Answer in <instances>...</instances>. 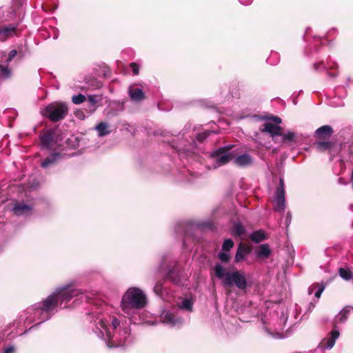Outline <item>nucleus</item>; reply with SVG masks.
<instances>
[{"instance_id":"5","label":"nucleus","mask_w":353,"mask_h":353,"mask_svg":"<svg viewBox=\"0 0 353 353\" xmlns=\"http://www.w3.org/2000/svg\"><path fill=\"white\" fill-rule=\"evenodd\" d=\"M110 348L126 345L132 342L131 332H97Z\"/></svg>"},{"instance_id":"2","label":"nucleus","mask_w":353,"mask_h":353,"mask_svg":"<svg viewBox=\"0 0 353 353\" xmlns=\"http://www.w3.org/2000/svg\"><path fill=\"white\" fill-rule=\"evenodd\" d=\"M213 270L216 277L222 279L223 286L228 288L236 286L241 290L246 289L248 282L245 272L239 270L226 272V270L219 263L216 264Z\"/></svg>"},{"instance_id":"11","label":"nucleus","mask_w":353,"mask_h":353,"mask_svg":"<svg viewBox=\"0 0 353 353\" xmlns=\"http://www.w3.org/2000/svg\"><path fill=\"white\" fill-rule=\"evenodd\" d=\"M102 97L100 95H89L88 97L86 108L85 111L87 114L90 115L93 114L99 107V103H101Z\"/></svg>"},{"instance_id":"7","label":"nucleus","mask_w":353,"mask_h":353,"mask_svg":"<svg viewBox=\"0 0 353 353\" xmlns=\"http://www.w3.org/2000/svg\"><path fill=\"white\" fill-rule=\"evenodd\" d=\"M268 120L272 121L274 123L270 122H265L260 128L262 132H268L271 137L282 135V128L278 125L282 121L281 119L277 116H272L267 118Z\"/></svg>"},{"instance_id":"18","label":"nucleus","mask_w":353,"mask_h":353,"mask_svg":"<svg viewBox=\"0 0 353 353\" xmlns=\"http://www.w3.org/2000/svg\"><path fill=\"white\" fill-rule=\"evenodd\" d=\"M253 163L252 157L248 154H243L238 156L234 159V163L239 167H246L251 165Z\"/></svg>"},{"instance_id":"47","label":"nucleus","mask_w":353,"mask_h":353,"mask_svg":"<svg viewBox=\"0 0 353 353\" xmlns=\"http://www.w3.org/2000/svg\"><path fill=\"white\" fill-rule=\"evenodd\" d=\"M41 324V322L40 323H36L34 325L32 326L31 327H30L29 330L28 331H30L32 328H34L36 327H37L38 325H39Z\"/></svg>"},{"instance_id":"17","label":"nucleus","mask_w":353,"mask_h":353,"mask_svg":"<svg viewBox=\"0 0 353 353\" xmlns=\"http://www.w3.org/2000/svg\"><path fill=\"white\" fill-rule=\"evenodd\" d=\"M17 34V28L14 26H6L0 29V41H5L8 38Z\"/></svg>"},{"instance_id":"45","label":"nucleus","mask_w":353,"mask_h":353,"mask_svg":"<svg viewBox=\"0 0 353 353\" xmlns=\"http://www.w3.org/2000/svg\"><path fill=\"white\" fill-rule=\"evenodd\" d=\"M323 65V61H320V62H318V63H314L313 64V68L314 70H318L319 69V68L321 66H322Z\"/></svg>"},{"instance_id":"14","label":"nucleus","mask_w":353,"mask_h":353,"mask_svg":"<svg viewBox=\"0 0 353 353\" xmlns=\"http://www.w3.org/2000/svg\"><path fill=\"white\" fill-rule=\"evenodd\" d=\"M340 332H331V334L323 339L319 344V348L321 350L331 349L335 344L336 340L339 338Z\"/></svg>"},{"instance_id":"1","label":"nucleus","mask_w":353,"mask_h":353,"mask_svg":"<svg viewBox=\"0 0 353 353\" xmlns=\"http://www.w3.org/2000/svg\"><path fill=\"white\" fill-rule=\"evenodd\" d=\"M80 293L79 290L71 286L63 287L39 303L35 308V312L41 313L43 316L42 319H48L52 316V311L59 305L64 301L68 302L72 298L78 296Z\"/></svg>"},{"instance_id":"30","label":"nucleus","mask_w":353,"mask_h":353,"mask_svg":"<svg viewBox=\"0 0 353 353\" xmlns=\"http://www.w3.org/2000/svg\"><path fill=\"white\" fill-rule=\"evenodd\" d=\"M230 94L232 98L239 99L241 97L240 88L238 84H233L231 86Z\"/></svg>"},{"instance_id":"24","label":"nucleus","mask_w":353,"mask_h":353,"mask_svg":"<svg viewBox=\"0 0 353 353\" xmlns=\"http://www.w3.org/2000/svg\"><path fill=\"white\" fill-rule=\"evenodd\" d=\"M59 157V153H54L46 158L41 163L43 168H47L48 166L55 164Z\"/></svg>"},{"instance_id":"15","label":"nucleus","mask_w":353,"mask_h":353,"mask_svg":"<svg viewBox=\"0 0 353 353\" xmlns=\"http://www.w3.org/2000/svg\"><path fill=\"white\" fill-rule=\"evenodd\" d=\"M350 311L351 307L346 306L338 314L334 319V327L332 331H339L338 330L340 328L339 324L343 323L347 319Z\"/></svg>"},{"instance_id":"36","label":"nucleus","mask_w":353,"mask_h":353,"mask_svg":"<svg viewBox=\"0 0 353 353\" xmlns=\"http://www.w3.org/2000/svg\"><path fill=\"white\" fill-rule=\"evenodd\" d=\"M181 307L188 311L192 310V302L190 299H185L181 303Z\"/></svg>"},{"instance_id":"48","label":"nucleus","mask_w":353,"mask_h":353,"mask_svg":"<svg viewBox=\"0 0 353 353\" xmlns=\"http://www.w3.org/2000/svg\"><path fill=\"white\" fill-rule=\"evenodd\" d=\"M71 141V139H68L67 140V143H68V145H70V143H69L68 142H69V141Z\"/></svg>"},{"instance_id":"43","label":"nucleus","mask_w":353,"mask_h":353,"mask_svg":"<svg viewBox=\"0 0 353 353\" xmlns=\"http://www.w3.org/2000/svg\"><path fill=\"white\" fill-rule=\"evenodd\" d=\"M324 285H322L321 288H319L318 289V290L315 292L314 294V296L316 297V298H320L323 291L324 290Z\"/></svg>"},{"instance_id":"22","label":"nucleus","mask_w":353,"mask_h":353,"mask_svg":"<svg viewBox=\"0 0 353 353\" xmlns=\"http://www.w3.org/2000/svg\"><path fill=\"white\" fill-rule=\"evenodd\" d=\"M98 135L101 137H105L110 133V125L105 122H100L95 126Z\"/></svg>"},{"instance_id":"31","label":"nucleus","mask_w":353,"mask_h":353,"mask_svg":"<svg viewBox=\"0 0 353 353\" xmlns=\"http://www.w3.org/2000/svg\"><path fill=\"white\" fill-rule=\"evenodd\" d=\"M86 101V97L85 95L82 94H79L77 95H73L72 97V101L74 104H81Z\"/></svg>"},{"instance_id":"34","label":"nucleus","mask_w":353,"mask_h":353,"mask_svg":"<svg viewBox=\"0 0 353 353\" xmlns=\"http://www.w3.org/2000/svg\"><path fill=\"white\" fill-rule=\"evenodd\" d=\"M163 282L161 281H158L154 288H153V290L154 292V293L159 296H161L163 294Z\"/></svg>"},{"instance_id":"26","label":"nucleus","mask_w":353,"mask_h":353,"mask_svg":"<svg viewBox=\"0 0 353 353\" xmlns=\"http://www.w3.org/2000/svg\"><path fill=\"white\" fill-rule=\"evenodd\" d=\"M12 70L7 65L0 64V79L6 80L11 77Z\"/></svg>"},{"instance_id":"37","label":"nucleus","mask_w":353,"mask_h":353,"mask_svg":"<svg viewBox=\"0 0 353 353\" xmlns=\"http://www.w3.org/2000/svg\"><path fill=\"white\" fill-rule=\"evenodd\" d=\"M218 258L222 263H227L230 261L231 257H230V254H228L225 252H221L219 253Z\"/></svg>"},{"instance_id":"8","label":"nucleus","mask_w":353,"mask_h":353,"mask_svg":"<svg viewBox=\"0 0 353 353\" xmlns=\"http://www.w3.org/2000/svg\"><path fill=\"white\" fill-rule=\"evenodd\" d=\"M284 180L279 179V184L276 189V196L274 199V210L277 212H283L285 208V198L284 189Z\"/></svg>"},{"instance_id":"40","label":"nucleus","mask_w":353,"mask_h":353,"mask_svg":"<svg viewBox=\"0 0 353 353\" xmlns=\"http://www.w3.org/2000/svg\"><path fill=\"white\" fill-rule=\"evenodd\" d=\"M211 134L210 131H205L201 133L198 134L197 140L199 142H203L207 137H208Z\"/></svg>"},{"instance_id":"20","label":"nucleus","mask_w":353,"mask_h":353,"mask_svg":"<svg viewBox=\"0 0 353 353\" xmlns=\"http://www.w3.org/2000/svg\"><path fill=\"white\" fill-rule=\"evenodd\" d=\"M129 94L131 99L134 101H141L145 99V96L143 90L140 88H129Z\"/></svg>"},{"instance_id":"28","label":"nucleus","mask_w":353,"mask_h":353,"mask_svg":"<svg viewBox=\"0 0 353 353\" xmlns=\"http://www.w3.org/2000/svg\"><path fill=\"white\" fill-rule=\"evenodd\" d=\"M245 229L240 223H235L233 225L232 233L234 236H240L245 234Z\"/></svg>"},{"instance_id":"27","label":"nucleus","mask_w":353,"mask_h":353,"mask_svg":"<svg viewBox=\"0 0 353 353\" xmlns=\"http://www.w3.org/2000/svg\"><path fill=\"white\" fill-rule=\"evenodd\" d=\"M339 274L345 281H350L353 278V273L348 268H340L339 269Z\"/></svg>"},{"instance_id":"44","label":"nucleus","mask_w":353,"mask_h":353,"mask_svg":"<svg viewBox=\"0 0 353 353\" xmlns=\"http://www.w3.org/2000/svg\"><path fill=\"white\" fill-rule=\"evenodd\" d=\"M15 348L14 346H9L5 349L3 353H14Z\"/></svg>"},{"instance_id":"16","label":"nucleus","mask_w":353,"mask_h":353,"mask_svg":"<svg viewBox=\"0 0 353 353\" xmlns=\"http://www.w3.org/2000/svg\"><path fill=\"white\" fill-rule=\"evenodd\" d=\"M251 252V249L243 243H240L235 255V262L239 263L243 260Z\"/></svg>"},{"instance_id":"33","label":"nucleus","mask_w":353,"mask_h":353,"mask_svg":"<svg viewBox=\"0 0 353 353\" xmlns=\"http://www.w3.org/2000/svg\"><path fill=\"white\" fill-rule=\"evenodd\" d=\"M234 246V242L232 239H228L223 241L222 250L224 252L229 251Z\"/></svg>"},{"instance_id":"39","label":"nucleus","mask_w":353,"mask_h":353,"mask_svg":"<svg viewBox=\"0 0 353 353\" xmlns=\"http://www.w3.org/2000/svg\"><path fill=\"white\" fill-rule=\"evenodd\" d=\"M17 51L16 50H12L9 52L7 58L6 59V63L8 65L11 61L17 56Z\"/></svg>"},{"instance_id":"19","label":"nucleus","mask_w":353,"mask_h":353,"mask_svg":"<svg viewBox=\"0 0 353 353\" xmlns=\"http://www.w3.org/2000/svg\"><path fill=\"white\" fill-rule=\"evenodd\" d=\"M256 254L258 258L268 259L272 254V250L268 244H262L256 250Z\"/></svg>"},{"instance_id":"35","label":"nucleus","mask_w":353,"mask_h":353,"mask_svg":"<svg viewBox=\"0 0 353 353\" xmlns=\"http://www.w3.org/2000/svg\"><path fill=\"white\" fill-rule=\"evenodd\" d=\"M282 135V141L283 143H288L292 141L295 137V134L292 132H288L286 134Z\"/></svg>"},{"instance_id":"29","label":"nucleus","mask_w":353,"mask_h":353,"mask_svg":"<svg viewBox=\"0 0 353 353\" xmlns=\"http://www.w3.org/2000/svg\"><path fill=\"white\" fill-rule=\"evenodd\" d=\"M161 319L163 323L169 325H174L176 323V320L174 315L168 312L162 314Z\"/></svg>"},{"instance_id":"32","label":"nucleus","mask_w":353,"mask_h":353,"mask_svg":"<svg viewBox=\"0 0 353 353\" xmlns=\"http://www.w3.org/2000/svg\"><path fill=\"white\" fill-rule=\"evenodd\" d=\"M268 334L274 339H283L288 337V332H268Z\"/></svg>"},{"instance_id":"4","label":"nucleus","mask_w":353,"mask_h":353,"mask_svg":"<svg viewBox=\"0 0 353 353\" xmlns=\"http://www.w3.org/2000/svg\"><path fill=\"white\" fill-rule=\"evenodd\" d=\"M69 108L66 103L54 101L41 110V115L49 121L56 123L63 120L68 115Z\"/></svg>"},{"instance_id":"46","label":"nucleus","mask_w":353,"mask_h":353,"mask_svg":"<svg viewBox=\"0 0 353 353\" xmlns=\"http://www.w3.org/2000/svg\"><path fill=\"white\" fill-rule=\"evenodd\" d=\"M327 75L330 78L334 79V78H336L338 76V72H332L327 71Z\"/></svg>"},{"instance_id":"25","label":"nucleus","mask_w":353,"mask_h":353,"mask_svg":"<svg viewBox=\"0 0 353 353\" xmlns=\"http://www.w3.org/2000/svg\"><path fill=\"white\" fill-rule=\"evenodd\" d=\"M165 280H169L175 285H180L181 283L180 276L173 270H169L165 277Z\"/></svg>"},{"instance_id":"3","label":"nucleus","mask_w":353,"mask_h":353,"mask_svg":"<svg viewBox=\"0 0 353 353\" xmlns=\"http://www.w3.org/2000/svg\"><path fill=\"white\" fill-rule=\"evenodd\" d=\"M147 303L145 295L137 288H129L123 296L121 301L122 309L128 312L130 309H141Z\"/></svg>"},{"instance_id":"41","label":"nucleus","mask_w":353,"mask_h":353,"mask_svg":"<svg viewBox=\"0 0 353 353\" xmlns=\"http://www.w3.org/2000/svg\"><path fill=\"white\" fill-rule=\"evenodd\" d=\"M130 67L132 68V72L134 75H138L139 73V66L135 62H132L130 63Z\"/></svg>"},{"instance_id":"9","label":"nucleus","mask_w":353,"mask_h":353,"mask_svg":"<svg viewBox=\"0 0 353 353\" xmlns=\"http://www.w3.org/2000/svg\"><path fill=\"white\" fill-rule=\"evenodd\" d=\"M319 141L315 143L316 148L319 152H324L327 151L332 158L339 153L341 149L336 142Z\"/></svg>"},{"instance_id":"6","label":"nucleus","mask_w":353,"mask_h":353,"mask_svg":"<svg viewBox=\"0 0 353 353\" xmlns=\"http://www.w3.org/2000/svg\"><path fill=\"white\" fill-rule=\"evenodd\" d=\"M39 138L42 147L46 149L52 148L53 145L62 140L59 130L56 128L41 133Z\"/></svg>"},{"instance_id":"13","label":"nucleus","mask_w":353,"mask_h":353,"mask_svg":"<svg viewBox=\"0 0 353 353\" xmlns=\"http://www.w3.org/2000/svg\"><path fill=\"white\" fill-rule=\"evenodd\" d=\"M32 207L24 202H17L14 204L12 212L17 216L30 214Z\"/></svg>"},{"instance_id":"38","label":"nucleus","mask_w":353,"mask_h":353,"mask_svg":"<svg viewBox=\"0 0 353 353\" xmlns=\"http://www.w3.org/2000/svg\"><path fill=\"white\" fill-rule=\"evenodd\" d=\"M74 115L77 119L80 120H84L88 116V114H87V113L85 112V110H78L75 111Z\"/></svg>"},{"instance_id":"12","label":"nucleus","mask_w":353,"mask_h":353,"mask_svg":"<svg viewBox=\"0 0 353 353\" xmlns=\"http://www.w3.org/2000/svg\"><path fill=\"white\" fill-rule=\"evenodd\" d=\"M333 133L332 127L329 125H325L316 130L314 137L318 140H325L329 139Z\"/></svg>"},{"instance_id":"21","label":"nucleus","mask_w":353,"mask_h":353,"mask_svg":"<svg viewBox=\"0 0 353 353\" xmlns=\"http://www.w3.org/2000/svg\"><path fill=\"white\" fill-rule=\"evenodd\" d=\"M250 239L255 243H259L268 239V236L263 230H259L253 232L250 235Z\"/></svg>"},{"instance_id":"42","label":"nucleus","mask_w":353,"mask_h":353,"mask_svg":"<svg viewBox=\"0 0 353 353\" xmlns=\"http://www.w3.org/2000/svg\"><path fill=\"white\" fill-rule=\"evenodd\" d=\"M232 148H233L232 145H229L221 147L218 149L219 150V152L223 151L224 152H230V150H232Z\"/></svg>"},{"instance_id":"23","label":"nucleus","mask_w":353,"mask_h":353,"mask_svg":"<svg viewBox=\"0 0 353 353\" xmlns=\"http://www.w3.org/2000/svg\"><path fill=\"white\" fill-rule=\"evenodd\" d=\"M110 321H111V323L108 324L106 321L101 320L100 321V324L103 329H105L108 331L110 329H112V330L117 329L119 325H120V321L114 316L110 317Z\"/></svg>"},{"instance_id":"10","label":"nucleus","mask_w":353,"mask_h":353,"mask_svg":"<svg viewBox=\"0 0 353 353\" xmlns=\"http://www.w3.org/2000/svg\"><path fill=\"white\" fill-rule=\"evenodd\" d=\"M235 157L234 152H219L217 149L211 154V157L215 159L216 166H222L228 163Z\"/></svg>"}]
</instances>
